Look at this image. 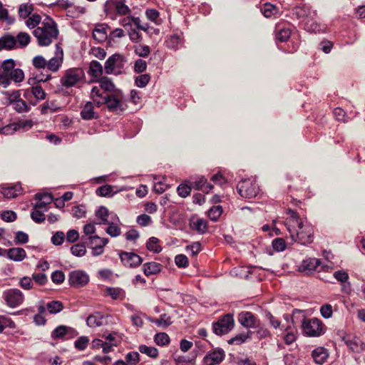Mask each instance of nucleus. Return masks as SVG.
I'll list each match as a JSON object with an SVG mask.
<instances>
[{"label": "nucleus", "mask_w": 365, "mask_h": 365, "mask_svg": "<svg viewBox=\"0 0 365 365\" xmlns=\"http://www.w3.org/2000/svg\"><path fill=\"white\" fill-rule=\"evenodd\" d=\"M59 31L57 24L49 16H47L41 24L33 31L34 36L37 38L38 44L41 46H49L53 39L57 38Z\"/></svg>", "instance_id": "obj_1"}, {"label": "nucleus", "mask_w": 365, "mask_h": 365, "mask_svg": "<svg viewBox=\"0 0 365 365\" xmlns=\"http://www.w3.org/2000/svg\"><path fill=\"white\" fill-rule=\"evenodd\" d=\"M16 63L12 58L4 60L0 67V85L4 88L8 87L11 81L15 83L22 82L24 73L21 68H15Z\"/></svg>", "instance_id": "obj_2"}, {"label": "nucleus", "mask_w": 365, "mask_h": 365, "mask_svg": "<svg viewBox=\"0 0 365 365\" xmlns=\"http://www.w3.org/2000/svg\"><path fill=\"white\" fill-rule=\"evenodd\" d=\"M293 230V232L291 229L288 230L292 242L302 245H307L313 242L314 228L311 225L302 222V225L294 227Z\"/></svg>", "instance_id": "obj_3"}, {"label": "nucleus", "mask_w": 365, "mask_h": 365, "mask_svg": "<svg viewBox=\"0 0 365 365\" xmlns=\"http://www.w3.org/2000/svg\"><path fill=\"white\" fill-rule=\"evenodd\" d=\"M302 328L303 333L310 337L320 336L325 333L326 327L323 322L317 318L306 319L304 315Z\"/></svg>", "instance_id": "obj_4"}, {"label": "nucleus", "mask_w": 365, "mask_h": 365, "mask_svg": "<svg viewBox=\"0 0 365 365\" xmlns=\"http://www.w3.org/2000/svg\"><path fill=\"white\" fill-rule=\"evenodd\" d=\"M125 57L118 53H115L108 58L105 62L104 69L106 74H114L115 76L123 73Z\"/></svg>", "instance_id": "obj_5"}, {"label": "nucleus", "mask_w": 365, "mask_h": 365, "mask_svg": "<svg viewBox=\"0 0 365 365\" xmlns=\"http://www.w3.org/2000/svg\"><path fill=\"white\" fill-rule=\"evenodd\" d=\"M85 78V73L81 68H71L65 71L61 78V83L63 87L71 88L77 85Z\"/></svg>", "instance_id": "obj_6"}, {"label": "nucleus", "mask_w": 365, "mask_h": 365, "mask_svg": "<svg viewBox=\"0 0 365 365\" xmlns=\"http://www.w3.org/2000/svg\"><path fill=\"white\" fill-rule=\"evenodd\" d=\"M235 321L232 314H226L212 323V331L218 336L229 333L234 327Z\"/></svg>", "instance_id": "obj_7"}, {"label": "nucleus", "mask_w": 365, "mask_h": 365, "mask_svg": "<svg viewBox=\"0 0 365 365\" xmlns=\"http://www.w3.org/2000/svg\"><path fill=\"white\" fill-rule=\"evenodd\" d=\"M237 190L241 197L251 199L257 195L259 187L253 180L243 179L237 183Z\"/></svg>", "instance_id": "obj_8"}, {"label": "nucleus", "mask_w": 365, "mask_h": 365, "mask_svg": "<svg viewBox=\"0 0 365 365\" xmlns=\"http://www.w3.org/2000/svg\"><path fill=\"white\" fill-rule=\"evenodd\" d=\"M2 298L5 304L10 308H16L21 305L24 301L23 292L16 288L8 289L3 292Z\"/></svg>", "instance_id": "obj_9"}, {"label": "nucleus", "mask_w": 365, "mask_h": 365, "mask_svg": "<svg viewBox=\"0 0 365 365\" xmlns=\"http://www.w3.org/2000/svg\"><path fill=\"white\" fill-rule=\"evenodd\" d=\"M106 103L108 111L118 113L125 110L123 103V93L120 91H115L113 93H110L107 96Z\"/></svg>", "instance_id": "obj_10"}, {"label": "nucleus", "mask_w": 365, "mask_h": 365, "mask_svg": "<svg viewBox=\"0 0 365 365\" xmlns=\"http://www.w3.org/2000/svg\"><path fill=\"white\" fill-rule=\"evenodd\" d=\"M68 281L71 287L81 288L85 287L89 282V276L83 270H73L69 273Z\"/></svg>", "instance_id": "obj_11"}, {"label": "nucleus", "mask_w": 365, "mask_h": 365, "mask_svg": "<svg viewBox=\"0 0 365 365\" xmlns=\"http://www.w3.org/2000/svg\"><path fill=\"white\" fill-rule=\"evenodd\" d=\"M78 334V332L74 328L59 325L52 331L51 337L54 340H68L77 336Z\"/></svg>", "instance_id": "obj_12"}, {"label": "nucleus", "mask_w": 365, "mask_h": 365, "mask_svg": "<svg viewBox=\"0 0 365 365\" xmlns=\"http://www.w3.org/2000/svg\"><path fill=\"white\" fill-rule=\"evenodd\" d=\"M238 322L244 327L257 328L259 325V320L257 317L252 312L247 311H243L237 315Z\"/></svg>", "instance_id": "obj_13"}, {"label": "nucleus", "mask_w": 365, "mask_h": 365, "mask_svg": "<svg viewBox=\"0 0 365 365\" xmlns=\"http://www.w3.org/2000/svg\"><path fill=\"white\" fill-rule=\"evenodd\" d=\"M121 262L126 267L135 268L143 262V258L133 252L123 251L119 254Z\"/></svg>", "instance_id": "obj_14"}, {"label": "nucleus", "mask_w": 365, "mask_h": 365, "mask_svg": "<svg viewBox=\"0 0 365 365\" xmlns=\"http://www.w3.org/2000/svg\"><path fill=\"white\" fill-rule=\"evenodd\" d=\"M225 357V353L221 348H217L208 351L204 356L203 365H217L220 364Z\"/></svg>", "instance_id": "obj_15"}, {"label": "nucleus", "mask_w": 365, "mask_h": 365, "mask_svg": "<svg viewBox=\"0 0 365 365\" xmlns=\"http://www.w3.org/2000/svg\"><path fill=\"white\" fill-rule=\"evenodd\" d=\"M321 263L320 259L314 257L307 258L302 260L301 264L299 266L298 270L304 275H311L317 270V268Z\"/></svg>", "instance_id": "obj_16"}, {"label": "nucleus", "mask_w": 365, "mask_h": 365, "mask_svg": "<svg viewBox=\"0 0 365 365\" xmlns=\"http://www.w3.org/2000/svg\"><path fill=\"white\" fill-rule=\"evenodd\" d=\"M292 15L295 16L300 21H303L304 19L311 18L317 16V11L312 9L311 6L302 4L296 6L292 9Z\"/></svg>", "instance_id": "obj_17"}, {"label": "nucleus", "mask_w": 365, "mask_h": 365, "mask_svg": "<svg viewBox=\"0 0 365 365\" xmlns=\"http://www.w3.org/2000/svg\"><path fill=\"white\" fill-rule=\"evenodd\" d=\"M292 29L290 25L278 24L275 28V41L277 43L287 42L291 37Z\"/></svg>", "instance_id": "obj_18"}, {"label": "nucleus", "mask_w": 365, "mask_h": 365, "mask_svg": "<svg viewBox=\"0 0 365 365\" xmlns=\"http://www.w3.org/2000/svg\"><path fill=\"white\" fill-rule=\"evenodd\" d=\"M110 93H108L103 91H101L97 86H93L91 91V98L93 100L94 104L98 107H101L103 105H105L106 100H107V96H109Z\"/></svg>", "instance_id": "obj_19"}, {"label": "nucleus", "mask_w": 365, "mask_h": 365, "mask_svg": "<svg viewBox=\"0 0 365 365\" xmlns=\"http://www.w3.org/2000/svg\"><path fill=\"white\" fill-rule=\"evenodd\" d=\"M80 115L81 118L85 120L98 119L99 117L98 113L94 110V103L91 101L86 102L83 106Z\"/></svg>", "instance_id": "obj_20"}, {"label": "nucleus", "mask_w": 365, "mask_h": 365, "mask_svg": "<svg viewBox=\"0 0 365 365\" xmlns=\"http://www.w3.org/2000/svg\"><path fill=\"white\" fill-rule=\"evenodd\" d=\"M347 346L354 352L359 353L365 349V344L357 336L344 337Z\"/></svg>", "instance_id": "obj_21"}, {"label": "nucleus", "mask_w": 365, "mask_h": 365, "mask_svg": "<svg viewBox=\"0 0 365 365\" xmlns=\"http://www.w3.org/2000/svg\"><path fill=\"white\" fill-rule=\"evenodd\" d=\"M103 73V68L98 61H92L88 67V74L93 78L91 82H96L100 79Z\"/></svg>", "instance_id": "obj_22"}, {"label": "nucleus", "mask_w": 365, "mask_h": 365, "mask_svg": "<svg viewBox=\"0 0 365 365\" xmlns=\"http://www.w3.org/2000/svg\"><path fill=\"white\" fill-rule=\"evenodd\" d=\"M317 15L312 16L310 19H304L303 21H300L301 26L304 30L310 33H317L322 30L321 25L317 21Z\"/></svg>", "instance_id": "obj_23"}, {"label": "nucleus", "mask_w": 365, "mask_h": 365, "mask_svg": "<svg viewBox=\"0 0 365 365\" xmlns=\"http://www.w3.org/2000/svg\"><path fill=\"white\" fill-rule=\"evenodd\" d=\"M287 215H288V217L286 219L285 225L287 227V231L291 229L293 232V227L298 225H302V222H303L297 212L295 210L289 208L287 210Z\"/></svg>", "instance_id": "obj_24"}, {"label": "nucleus", "mask_w": 365, "mask_h": 365, "mask_svg": "<svg viewBox=\"0 0 365 365\" xmlns=\"http://www.w3.org/2000/svg\"><path fill=\"white\" fill-rule=\"evenodd\" d=\"M108 29L110 28L107 24H98L93 31V38L98 43L104 42L108 38Z\"/></svg>", "instance_id": "obj_25"}, {"label": "nucleus", "mask_w": 365, "mask_h": 365, "mask_svg": "<svg viewBox=\"0 0 365 365\" xmlns=\"http://www.w3.org/2000/svg\"><path fill=\"white\" fill-rule=\"evenodd\" d=\"M16 45V38L10 34H5L0 37V51L2 50L10 51Z\"/></svg>", "instance_id": "obj_26"}, {"label": "nucleus", "mask_w": 365, "mask_h": 365, "mask_svg": "<svg viewBox=\"0 0 365 365\" xmlns=\"http://www.w3.org/2000/svg\"><path fill=\"white\" fill-rule=\"evenodd\" d=\"M163 266L156 262H145L143 264V272L146 277L154 275L160 273Z\"/></svg>", "instance_id": "obj_27"}, {"label": "nucleus", "mask_w": 365, "mask_h": 365, "mask_svg": "<svg viewBox=\"0 0 365 365\" xmlns=\"http://www.w3.org/2000/svg\"><path fill=\"white\" fill-rule=\"evenodd\" d=\"M190 227L199 234H205L207 231L208 222L203 218H196L195 220L191 219L190 221Z\"/></svg>", "instance_id": "obj_28"}, {"label": "nucleus", "mask_w": 365, "mask_h": 365, "mask_svg": "<svg viewBox=\"0 0 365 365\" xmlns=\"http://www.w3.org/2000/svg\"><path fill=\"white\" fill-rule=\"evenodd\" d=\"M9 259L15 262H21L26 257V251L21 247H14L6 250Z\"/></svg>", "instance_id": "obj_29"}, {"label": "nucleus", "mask_w": 365, "mask_h": 365, "mask_svg": "<svg viewBox=\"0 0 365 365\" xmlns=\"http://www.w3.org/2000/svg\"><path fill=\"white\" fill-rule=\"evenodd\" d=\"M1 192L6 198H15L22 193L21 185L16 183L11 187H2Z\"/></svg>", "instance_id": "obj_30"}, {"label": "nucleus", "mask_w": 365, "mask_h": 365, "mask_svg": "<svg viewBox=\"0 0 365 365\" xmlns=\"http://www.w3.org/2000/svg\"><path fill=\"white\" fill-rule=\"evenodd\" d=\"M312 356L315 363L323 364L327 360L329 353L325 348L319 346L312 351Z\"/></svg>", "instance_id": "obj_31"}, {"label": "nucleus", "mask_w": 365, "mask_h": 365, "mask_svg": "<svg viewBox=\"0 0 365 365\" xmlns=\"http://www.w3.org/2000/svg\"><path fill=\"white\" fill-rule=\"evenodd\" d=\"M96 82L100 83V89L106 92L113 93L115 91H119L115 88V84L110 78L107 76H103Z\"/></svg>", "instance_id": "obj_32"}, {"label": "nucleus", "mask_w": 365, "mask_h": 365, "mask_svg": "<svg viewBox=\"0 0 365 365\" xmlns=\"http://www.w3.org/2000/svg\"><path fill=\"white\" fill-rule=\"evenodd\" d=\"M103 316L99 312L90 314L87 319L86 324L90 327H97L103 325Z\"/></svg>", "instance_id": "obj_33"}, {"label": "nucleus", "mask_w": 365, "mask_h": 365, "mask_svg": "<svg viewBox=\"0 0 365 365\" xmlns=\"http://www.w3.org/2000/svg\"><path fill=\"white\" fill-rule=\"evenodd\" d=\"M138 350L140 353L154 359H157L159 356L158 349L154 346H148L145 344H141L138 346Z\"/></svg>", "instance_id": "obj_34"}, {"label": "nucleus", "mask_w": 365, "mask_h": 365, "mask_svg": "<svg viewBox=\"0 0 365 365\" xmlns=\"http://www.w3.org/2000/svg\"><path fill=\"white\" fill-rule=\"evenodd\" d=\"M117 192H113V187L110 185H104L98 187L96 190V194L100 197H113Z\"/></svg>", "instance_id": "obj_35"}, {"label": "nucleus", "mask_w": 365, "mask_h": 365, "mask_svg": "<svg viewBox=\"0 0 365 365\" xmlns=\"http://www.w3.org/2000/svg\"><path fill=\"white\" fill-rule=\"evenodd\" d=\"M261 11L266 18H270L277 14L278 8L270 3H265L261 7Z\"/></svg>", "instance_id": "obj_36"}, {"label": "nucleus", "mask_w": 365, "mask_h": 365, "mask_svg": "<svg viewBox=\"0 0 365 365\" xmlns=\"http://www.w3.org/2000/svg\"><path fill=\"white\" fill-rule=\"evenodd\" d=\"M96 217L100 220V222L97 224L99 225H106L108 224V210L105 206H100L98 209L96 211Z\"/></svg>", "instance_id": "obj_37"}, {"label": "nucleus", "mask_w": 365, "mask_h": 365, "mask_svg": "<svg viewBox=\"0 0 365 365\" xmlns=\"http://www.w3.org/2000/svg\"><path fill=\"white\" fill-rule=\"evenodd\" d=\"M196 354H192V356H179L175 358L176 365H195Z\"/></svg>", "instance_id": "obj_38"}, {"label": "nucleus", "mask_w": 365, "mask_h": 365, "mask_svg": "<svg viewBox=\"0 0 365 365\" xmlns=\"http://www.w3.org/2000/svg\"><path fill=\"white\" fill-rule=\"evenodd\" d=\"M63 304L57 300L49 302L46 304V308L50 314H57L61 312L63 309Z\"/></svg>", "instance_id": "obj_39"}, {"label": "nucleus", "mask_w": 365, "mask_h": 365, "mask_svg": "<svg viewBox=\"0 0 365 365\" xmlns=\"http://www.w3.org/2000/svg\"><path fill=\"white\" fill-rule=\"evenodd\" d=\"M158 243L159 240L157 237H151L146 243V247L154 253H160L162 251V247Z\"/></svg>", "instance_id": "obj_40"}, {"label": "nucleus", "mask_w": 365, "mask_h": 365, "mask_svg": "<svg viewBox=\"0 0 365 365\" xmlns=\"http://www.w3.org/2000/svg\"><path fill=\"white\" fill-rule=\"evenodd\" d=\"M106 294L110 296L113 299L125 297V292L119 287H108L106 289Z\"/></svg>", "instance_id": "obj_41"}, {"label": "nucleus", "mask_w": 365, "mask_h": 365, "mask_svg": "<svg viewBox=\"0 0 365 365\" xmlns=\"http://www.w3.org/2000/svg\"><path fill=\"white\" fill-rule=\"evenodd\" d=\"M166 46L170 49H178L181 44V38L178 34L171 35L169 38L165 41Z\"/></svg>", "instance_id": "obj_42"}, {"label": "nucleus", "mask_w": 365, "mask_h": 365, "mask_svg": "<svg viewBox=\"0 0 365 365\" xmlns=\"http://www.w3.org/2000/svg\"><path fill=\"white\" fill-rule=\"evenodd\" d=\"M222 213V207L220 205L212 206L207 212V216L210 220L216 222Z\"/></svg>", "instance_id": "obj_43"}, {"label": "nucleus", "mask_w": 365, "mask_h": 365, "mask_svg": "<svg viewBox=\"0 0 365 365\" xmlns=\"http://www.w3.org/2000/svg\"><path fill=\"white\" fill-rule=\"evenodd\" d=\"M154 341L158 346H166L170 342L169 336L165 332L157 333L154 336Z\"/></svg>", "instance_id": "obj_44"}, {"label": "nucleus", "mask_w": 365, "mask_h": 365, "mask_svg": "<svg viewBox=\"0 0 365 365\" xmlns=\"http://www.w3.org/2000/svg\"><path fill=\"white\" fill-rule=\"evenodd\" d=\"M4 95L6 96V105H14L19 99L21 98V93L19 90L14 91L12 92L5 91Z\"/></svg>", "instance_id": "obj_45"}, {"label": "nucleus", "mask_w": 365, "mask_h": 365, "mask_svg": "<svg viewBox=\"0 0 365 365\" xmlns=\"http://www.w3.org/2000/svg\"><path fill=\"white\" fill-rule=\"evenodd\" d=\"M192 185H188L185 182L180 184L177 187V192L179 196L181 197H187L188 195H190V192L192 190Z\"/></svg>", "instance_id": "obj_46"}, {"label": "nucleus", "mask_w": 365, "mask_h": 365, "mask_svg": "<svg viewBox=\"0 0 365 365\" xmlns=\"http://www.w3.org/2000/svg\"><path fill=\"white\" fill-rule=\"evenodd\" d=\"M34 10L32 4L28 5L27 4H22L19 8V15L20 18L24 19L28 18Z\"/></svg>", "instance_id": "obj_47"}, {"label": "nucleus", "mask_w": 365, "mask_h": 365, "mask_svg": "<svg viewBox=\"0 0 365 365\" xmlns=\"http://www.w3.org/2000/svg\"><path fill=\"white\" fill-rule=\"evenodd\" d=\"M71 254L76 257H83L86 253L84 243H78L71 247Z\"/></svg>", "instance_id": "obj_48"}, {"label": "nucleus", "mask_w": 365, "mask_h": 365, "mask_svg": "<svg viewBox=\"0 0 365 365\" xmlns=\"http://www.w3.org/2000/svg\"><path fill=\"white\" fill-rule=\"evenodd\" d=\"M108 239H104L102 242L89 247L92 250V255L96 257L102 255L104 252V247L108 243Z\"/></svg>", "instance_id": "obj_49"}, {"label": "nucleus", "mask_w": 365, "mask_h": 365, "mask_svg": "<svg viewBox=\"0 0 365 365\" xmlns=\"http://www.w3.org/2000/svg\"><path fill=\"white\" fill-rule=\"evenodd\" d=\"M125 359L128 365H136L140 361V354L137 351H130L125 355Z\"/></svg>", "instance_id": "obj_50"}, {"label": "nucleus", "mask_w": 365, "mask_h": 365, "mask_svg": "<svg viewBox=\"0 0 365 365\" xmlns=\"http://www.w3.org/2000/svg\"><path fill=\"white\" fill-rule=\"evenodd\" d=\"M13 108L19 113L28 112L30 106L21 98L19 99L14 105Z\"/></svg>", "instance_id": "obj_51"}, {"label": "nucleus", "mask_w": 365, "mask_h": 365, "mask_svg": "<svg viewBox=\"0 0 365 365\" xmlns=\"http://www.w3.org/2000/svg\"><path fill=\"white\" fill-rule=\"evenodd\" d=\"M31 218L38 224L45 221L46 217L42 210L33 208L31 212Z\"/></svg>", "instance_id": "obj_52"}, {"label": "nucleus", "mask_w": 365, "mask_h": 365, "mask_svg": "<svg viewBox=\"0 0 365 365\" xmlns=\"http://www.w3.org/2000/svg\"><path fill=\"white\" fill-rule=\"evenodd\" d=\"M153 322L159 326L165 328L169 327L173 322L171 318L166 314H161L158 319H155Z\"/></svg>", "instance_id": "obj_53"}, {"label": "nucleus", "mask_w": 365, "mask_h": 365, "mask_svg": "<svg viewBox=\"0 0 365 365\" xmlns=\"http://www.w3.org/2000/svg\"><path fill=\"white\" fill-rule=\"evenodd\" d=\"M115 8L116 12L120 15H126L130 12V9L123 1H116Z\"/></svg>", "instance_id": "obj_54"}, {"label": "nucleus", "mask_w": 365, "mask_h": 365, "mask_svg": "<svg viewBox=\"0 0 365 365\" xmlns=\"http://www.w3.org/2000/svg\"><path fill=\"white\" fill-rule=\"evenodd\" d=\"M31 93L37 100H43L46 97V93L39 85L31 86L30 88Z\"/></svg>", "instance_id": "obj_55"}, {"label": "nucleus", "mask_w": 365, "mask_h": 365, "mask_svg": "<svg viewBox=\"0 0 365 365\" xmlns=\"http://www.w3.org/2000/svg\"><path fill=\"white\" fill-rule=\"evenodd\" d=\"M150 80V76L148 73L141 74L135 79V85L139 88L145 87Z\"/></svg>", "instance_id": "obj_56"}, {"label": "nucleus", "mask_w": 365, "mask_h": 365, "mask_svg": "<svg viewBox=\"0 0 365 365\" xmlns=\"http://www.w3.org/2000/svg\"><path fill=\"white\" fill-rule=\"evenodd\" d=\"M134 51L139 57L146 58L150 53V48L147 45H138L135 46Z\"/></svg>", "instance_id": "obj_57"}, {"label": "nucleus", "mask_w": 365, "mask_h": 365, "mask_svg": "<svg viewBox=\"0 0 365 365\" xmlns=\"http://www.w3.org/2000/svg\"><path fill=\"white\" fill-rule=\"evenodd\" d=\"M16 39L20 47H25L30 43L31 37L26 32H20L16 36Z\"/></svg>", "instance_id": "obj_58"}, {"label": "nucleus", "mask_w": 365, "mask_h": 365, "mask_svg": "<svg viewBox=\"0 0 365 365\" xmlns=\"http://www.w3.org/2000/svg\"><path fill=\"white\" fill-rule=\"evenodd\" d=\"M17 130L26 131L32 128L33 121L31 120H19L15 121Z\"/></svg>", "instance_id": "obj_59"}, {"label": "nucleus", "mask_w": 365, "mask_h": 365, "mask_svg": "<svg viewBox=\"0 0 365 365\" xmlns=\"http://www.w3.org/2000/svg\"><path fill=\"white\" fill-rule=\"evenodd\" d=\"M88 343H89L88 337L86 336H80L74 342V346H75V348L77 349L78 350L83 351L87 348Z\"/></svg>", "instance_id": "obj_60"}, {"label": "nucleus", "mask_w": 365, "mask_h": 365, "mask_svg": "<svg viewBox=\"0 0 365 365\" xmlns=\"http://www.w3.org/2000/svg\"><path fill=\"white\" fill-rule=\"evenodd\" d=\"M108 227L106 229V232L112 237H118L120 235V228L119 226L113 222H108L107 224Z\"/></svg>", "instance_id": "obj_61"}, {"label": "nucleus", "mask_w": 365, "mask_h": 365, "mask_svg": "<svg viewBox=\"0 0 365 365\" xmlns=\"http://www.w3.org/2000/svg\"><path fill=\"white\" fill-rule=\"evenodd\" d=\"M175 263L179 268H186L189 265V261L187 256L182 254L175 256Z\"/></svg>", "instance_id": "obj_62"}, {"label": "nucleus", "mask_w": 365, "mask_h": 365, "mask_svg": "<svg viewBox=\"0 0 365 365\" xmlns=\"http://www.w3.org/2000/svg\"><path fill=\"white\" fill-rule=\"evenodd\" d=\"M41 16L37 14H34L26 20V24L29 28L34 29L41 23Z\"/></svg>", "instance_id": "obj_63"}, {"label": "nucleus", "mask_w": 365, "mask_h": 365, "mask_svg": "<svg viewBox=\"0 0 365 365\" xmlns=\"http://www.w3.org/2000/svg\"><path fill=\"white\" fill-rule=\"evenodd\" d=\"M29 241V235L23 232L18 231L16 232L14 237V242L16 245H23Z\"/></svg>", "instance_id": "obj_64"}]
</instances>
